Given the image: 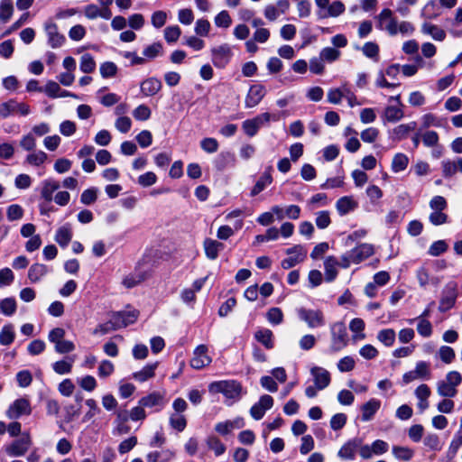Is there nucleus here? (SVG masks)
I'll use <instances>...</instances> for the list:
<instances>
[{
    "label": "nucleus",
    "mask_w": 462,
    "mask_h": 462,
    "mask_svg": "<svg viewBox=\"0 0 462 462\" xmlns=\"http://www.w3.org/2000/svg\"><path fill=\"white\" fill-rule=\"evenodd\" d=\"M174 456V453L169 449L162 451L150 452L146 456L147 462H168Z\"/></svg>",
    "instance_id": "obj_33"
},
{
    "label": "nucleus",
    "mask_w": 462,
    "mask_h": 462,
    "mask_svg": "<svg viewBox=\"0 0 462 462\" xmlns=\"http://www.w3.org/2000/svg\"><path fill=\"white\" fill-rule=\"evenodd\" d=\"M158 364H148L141 371L133 374V378L138 382H145L154 376V371Z\"/></svg>",
    "instance_id": "obj_32"
},
{
    "label": "nucleus",
    "mask_w": 462,
    "mask_h": 462,
    "mask_svg": "<svg viewBox=\"0 0 462 462\" xmlns=\"http://www.w3.org/2000/svg\"><path fill=\"white\" fill-rule=\"evenodd\" d=\"M49 272L48 267L42 263H33L28 271V278L32 282H39Z\"/></svg>",
    "instance_id": "obj_30"
},
{
    "label": "nucleus",
    "mask_w": 462,
    "mask_h": 462,
    "mask_svg": "<svg viewBox=\"0 0 462 462\" xmlns=\"http://www.w3.org/2000/svg\"><path fill=\"white\" fill-rule=\"evenodd\" d=\"M207 445L209 449L213 450L217 457L221 456L226 451V446L220 439L215 436H210L207 439Z\"/></svg>",
    "instance_id": "obj_44"
},
{
    "label": "nucleus",
    "mask_w": 462,
    "mask_h": 462,
    "mask_svg": "<svg viewBox=\"0 0 462 462\" xmlns=\"http://www.w3.org/2000/svg\"><path fill=\"white\" fill-rule=\"evenodd\" d=\"M273 405V399L268 394L261 396L258 402L254 403L250 409L251 416L256 420H261L267 410H270Z\"/></svg>",
    "instance_id": "obj_14"
},
{
    "label": "nucleus",
    "mask_w": 462,
    "mask_h": 462,
    "mask_svg": "<svg viewBox=\"0 0 462 462\" xmlns=\"http://www.w3.org/2000/svg\"><path fill=\"white\" fill-rule=\"evenodd\" d=\"M409 163V159L404 153H397L392 162V170L394 172L404 171Z\"/></svg>",
    "instance_id": "obj_42"
},
{
    "label": "nucleus",
    "mask_w": 462,
    "mask_h": 462,
    "mask_svg": "<svg viewBox=\"0 0 462 462\" xmlns=\"http://www.w3.org/2000/svg\"><path fill=\"white\" fill-rule=\"evenodd\" d=\"M32 444L29 433L23 432L19 439L14 440L6 448L9 456L20 457L25 454Z\"/></svg>",
    "instance_id": "obj_10"
},
{
    "label": "nucleus",
    "mask_w": 462,
    "mask_h": 462,
    "mask_svg": "<svg viewBox=\"0 0 462 462\" xmlns=\"http://www.w3.org/2000/svg\"><path fill=\"white\" fill-rule=\"evenodd\" d=\"M462 446V434L457 432L448 449V457L453 458Z\"/></svg>",
    "instance_id": "obj_53"
},
{
    "label": "nucleus",
    "mask_w": 462,
    "mask_h": 462,
    "mask_svg": "<svg viewBox=\"0 0 462 462\" xmlns=\"http://www.w3.org/2000/svg\"><path fill=\"white\" fill-rule=\"evenodd\" d=\"M181 31L178 25L168 26L164 30V38L167 42L172 43L178 41Z\"/></svg>",
    "instance_id": "obj_51"
},
{
    "label": "nucleus",
    "mask_w": 462,
    "mask_h": 462,
    "mask_svg": "<svg viewBox=\"0 0 462 462\" xmlns=\"http://www.w3.org/2000/svg\"><path fill=\"white\" fill-rule=\"evenodd\" d=\"M162 81L155 77L148 78L142 81L140 84L141 93L144 97L155 96L162 89Z\"/></svg>",
    "instance_id": "obj_19"
},
{
    "label": "nucleus",
    "mask_w": 462,
    "mask_h": 462,
    "mask_svg": "<svg viewBox=\"0 0 462 462\" xmlns=\"http://www.w3.org/2000/svg\"><path fill=\"white\" fill-rule=\"evenodd\" d=\"M60 188V183L57 180L49 179L45 180L42 183V198L47 202H51L53 199V193Z\"/></svg>",
    "instance_id": "obj_28"
},
{
    "label": "nucleus",
    "mask_w": 462,
    "mask_h": 462,
    "mask_svg": "<svg viewBox=\"0 0 462 462\" xmlns=\"http://www.w3.org/2000/svg\"><path fill=\"white\" fill-rule=\"evenodd\" d=\"M204 249L207 257L210 260H215L217 258L219 251L224 249V244L207 238L204 241Z\"/></svg>",
    "instance_id": "obj_25"
},
{
    "label": "nucleus",
    "mask_w": 462,
    "mask_h": 462,
    "mask_svg": "<svg viewBox=\"0 0 462 462\" xmlns=\"http://www.w3.org/2000/svg\"><path fill=\"white\" fill-rule=\"evenodd\" d=\"M254 337L267 349H272L273 347V332L270 329L264 328L256 331Z\"/></svg>",
    "instance_id": "obj_34"
},
{
    "label": "nucleus",
    "mask_w": 462,
    "mask_h": 462,
    "mask_svg": "<svg viewBox=\"0 0 462 462\" xmlns=\"http://www.w3.org/2000/svg\"><path fill=\"white\" fill-rule=\"evenodd\" d=\"M381 407V402L377 399H370L367 402L364 403L361 406L362 417L361 420L363 421L371 420L374 414Z\"/></svg>",
    "instance_id": "obj_21"
},
{
    "label": "nucleus",
    "mask_w": 462,
    "mask_h": 462,
    "mask_svg": "<svg viewBox=\"0 0 462 462\" xmlns=\"http://www.w3.org/2000/svg\"><path fill=\"white\" fill-rule=\"evenodd\" d=\"M357 206L358 203L351 196L342 197L336 203V208L340 216L354 211Z\"/></svg>",
    "instance_id": "obj_23"
},
{
    "label": "nucleus",
    "mask_w": 462,
    "mask_h": 462,
    "mask_svg": "<svg viewBox=\"0 0 462 462\" xmlns=\"http://www.w3.org/2000/svg\"><path fill=\"white\" fill-rule=\"evenodd\" d=\"M415 320H418L417 324V331L418 333L424 337H429L432 334V326L429 320L422 318H417ZM414 319H411L410 323H412Z\"/></svg>",
    "instance_id": "obj_41"
},
{
    "label": "nucleus",
    "mask_w": 462,
    "mask_h": 462,
    "mask_svg": "<svg viewBox=\"0 0 462 462\" xmlns=\"http://www.w3.org/2000/svg\"><path fill=\"white\" fill-rule=\"evenodd\" d=\"M437 392L439 396L452 398L457 395V390L441 380L438 383Z\"/></svg>",
    "instance_id": "obj_45"
},
{
    "label": "nucleus",
    "mask_w": 462,
    "mask_h": 462,
    "mask_svg": "<svg viewBox=\"0 0 462 462\" xmlns=\"http://www.w3.org/2000/svg\"><path fill=\"white\" fill-rule=\"evenodd\" d=\"M345 12V5L340 1H335L327 8V11H319L317 15L319 19H325L329 16L337 17Z\"/></svg>",
    "instance_id": "obj_24"
},
{
    "label": "nucleus",
    "mask_w": 462,
    "mask_h": 462,
    "mask_svg": "<svg viewBox=\"0 0 462 462\" xmlns=\"http://www.w3.org/2000/svg\"><path fill=\"white\" fill-rule=\"evenodd\" d=\"M208 347L199 345L194 350V356L190 360V365L195 369H201L211 363V358L207 355Z\"/></svg>",
    "instance_id": "obj_16"
},
{
    "label": "nucleus",
    "mask_w": 462,
    "mask_h": 462,
    "mask_svg": "<svg viewBox=\"0 0 462 462\" xmlns=\"http://www.w3.org/2000/svg\"><path fill=\"white\" fill-rule=\"evenodd\" d=\"M272 211L279 220H282L284 217L296 220L300 216V208L297 205H290L286 207V208L280 206H273Z\"/></svg>",
    "instance_id": "obj_18"
},
{
    "label": "nucleus",
    "mask_w": 462,
    "mask_h": 462,
    "mask_svg": "<svg viewBox=\"0 0 462 462\" xmlns=\"http://www.w3.org/2000/svg\"><path fill=\"white\" fill-rule=\"evenodd\" d=\"M48 155L43 151L34 152L26 157V162L33 166H40L47 160Z\"/></svg>",
    "instance_id": "obj_49"
},
{
    "label": "nucleus",
    "mask_w": 462,
    "mask_h": 462,
    "mask_svg": "<svg viewBox=\"0 0 462 462\" xmlns=\"http://www.w3.org/2000/svg\"><path fill=\"white\" fill-rule=\"evenodd\" d=\"M15 333L12 324L5 325L0 332V345L9 346L14 340Z\"/></svg>",
    "instance_id": "obj_37"
},
{
    "label": "nucleus",
    "mask_w": 462,
    "mask_h": 462,
    "mask_svg": "<svg viewBox=\"0 0 462 462\" xmlns=\"http://www.w3.org/2000/svg\"><path fill=\"white\" fill-rule=\"evenodd\" d=\"M72 229L69 224L58 228L55 235V241L61 246L66 247L72 239Z\"/></svg>",
    "instance_id": "obj_26"
},
{
    "label": "nucleus",
    "mask_w": 462,
    "mask_h": 462,
    "mask_svg": "<svg viewBox=\"0 0 462 462\" xmlns=\"http://www.w3.org/2000/svg\"><path fill=\"white\" fill-rule=\"evenodd\" d=\"M379 135V130L375 127H368L361 132L360 136L365 143H374Z\"/></svg>",
    "instance_id": "obj_62"
},
{
    "label": "nucleus",
    "mask_w": 462,
    "mask_h": 462,
    "mask_svg": "<svg viewBox=\"0 0 462 462\" xmlns=\"http://www.w3.org/2000/svg\"><path fill=\"white\" fill-rule=\"evenodd\" d=\"M421 32L424 34H430L433 40L442 42L446 38V32L437 25L424 23L421 26Z\"/></svg>",
    "instance_id": "obj_29"
},
{
    "label": "nucleus",
    "mask_w": 462,
    "mask_h": 462,
    "mask_svg": "<svg viewBox=\"0 0 462 462\" xmlns=\"http://www.w3.org/2000/svg\"><path fill=\"white\" fill-rule=\"evenodd\" d=\"M273 168L269 166L265 171L261 175L259 180L256 181L254 186L253 187L250 195L254 197L262 192L267 186H269L273 182V177L271 174Z\"/></svg>",
    "instance_id": "obj_22"
},
{
    "label": "nucleus",
    "mask_w": 462,
    "mask_h": 462,
    "mask_svg": "<svg viewBox=\"0 0 462 462\" xmlns=\"http://www.w3.org/2000/svg\"><path fill=\"white\" fill-rule=\"evenodd\" d=\"M286 254L290 256L283 259L281 265L283 269H290L306 259L307 250L302 245H296L288 248Z\"/></svg>",
    "instance_id": "obj_8"
},
{
    "label": "nucleus",
    "mask_w": 462,
    "mask_h": 462,
    "mask_svg": "<svg viewBox=\"0 0 462 462\" xmlns=\"http://www.w3.org/2000/svg\"><path fill=\"white\" fill-rule=\"evenodd\" d=\"M457 299V284L453 282H450L446 284L443 289L442 296L439 300V310L440 312H446L450 310Z\"/></svg>",
    "instance_id": "obj_9"
},
{
    "label": "nucleus",
    "mask_w": 462,
    "mask_h": 462,
    "mask_svg": "<svg viewBox=\"0 0 462 462\" xmlns=\"http://www.w3.org/2000/svg\"><path fill=\"white\" fill-rule=\"evenodd\" d=\"M265 95L266 89L263 85L255 84L251 86L245 99V107L253 108L256 106L263 100Z\"/></svg>",
    "instance_id": "obj_13"
},
{
    "label": "nucleus",
    "mask_w": 462,
    "mask_h": 462,
    "mask_svg": "<svg viewBox=\"0 0 462 462\" xmlns=\"http://www.w3.org/2000/svg\"><path fill=\"white\" fill-rule=\"evenodd\" d=\"M310 374L313 376L314 384L318 390H324L329 385L331 376L329 372L325 368L313 366L310 369Z\"/></svg>",
    "instance_id": "obj_15"
},
{
    "label": "nucleus",
    "mask_w": 462,
    "mask_h": 462,
    "mask_svg": "<svg viewBox=\"0 0 462 462\" xmlns=\"http://www.w3.org/2000/svg\"><path fill=\"white\" fill-rule=\"evenodd\" d=\"M362 51L364 55H365L367 58L377 60L379 46L375 42H368L365 43Z\"/></svg>",
    "instance_id": "obj_60"
},
{
    "label": "nucleus",
    "mask_w": 462,
    "mask_h": 462,
    "mask_svg": "<svg viewBox=\"0 0 462 462\" xmlns=\"http://www.w3.org/2000/svg\"><path fill=\"white\" fill-rule=\"evenodd\" d=\"M162 402V395L159 393H152L147 396L143 397L139 401V404L143 407H154L160 405Z\"/></svg>",
    "instance_id": "obj_39"
},
{
    "label": "nucleus",
    "mask_w": 462,
    "mask_h": 462,
    "mask_svg": "<svg viewBox=\"0 0 462 462\" xmlns=\"http://www.w3.org/2000/svg\"><path fill=\"white\" fill-rule=\"evenodd\" d=\"M79 68L83 73H91L95 70L96 61L91 54L85 53L81 56Z\"/></svg>",
    "instance_id": "obj_40"
},
{
    "label": "nucleus",
    "mask_w": 462,
    "mask_h": 462,
    "mask_svg": "<svg viewBox=\"0 0 462 462\" xmlns=\"http://www.w3.org/2000/svg\"><path fill=\"white\" fill-rule=\"evenodd\" d=\"M133 116L139 121L148 120L151 116V109L146 105H140L133 111Z\"/></svg>",
    "instance_id": "obj_61"
},
{
    "label": "nucleus",
    "mask_w": 462,
    "mask_h": 462,
    "mask_svg": "<svg viewBox=\"0 0 462 462\" xmlns=\"http://www.w3.org/2000/svg\"><path fill=\"white\" fill-rule=\"evenodd\" d=\"M218 142L217 139L212 137H207L201 140L200 147L201 149L208 153L216 152L218 150Z\"/></svg>",
    "instance_id": "obj_52"
},
{
    "label": "nucleus",
    "mask_w": 462,
    "mask_h": 462,
    "mask_svg": "<svg viewBox=\"0 0 462 462\" xmlns=\"http://www.w3.org/2000/svg\"><path fill=\"white\" fill-rule=\"evenodd\" d=\"M430 377L431 372L430 364L425 361H419L416 363L413 370L409 371L402 375V381L407 384L415 380H430Z\"/></svg>",
    "instance_id": "obj_5"
},
{
    "label": "nucleus",
    "mask_w": 462,
    "mask_h": 462,
    "mask_svg": "<svg viewBox=\"0 0 462 462\" xmlns=\"http://www.w3.org/2000/svg\"><path fill=\"white\" fill-rule=\"evenodd\" d=\"M438 356L445 364H450L455 359L456 354L452 347L448 346H442L438 351Z\"/></svg>",
    "instance_id": "obj_48"
},
{
    "label": "nucleus",
    "mask_w": 462,
    "mask_h": 462,
    "mask_svg": "<svg viewBox=\"0 0 462 462\" xmlns=\"http://www.w3.org/2000/svg\"><path fill=\"white\" fill-rule=\"evenodd\" d=\"M17 309L14 298L9 297L0 300V312L5 316H12Z\"/></svg>",
    "instance_id": "obj_36"
},
{
    "label": "nucleus",
    "mask_w": 462,
    "mask_h": 462,
    "mask_svg": "<svg viewBox=\"0 0 462 462\" xmlns=\"http://www.w3.org/2000/svg\"><path fill=\"white\" fill-rule=\"evenodd\" d=\"M393 456L400 460L409 461L413 457L412 449L407 447L393 446Z\"/></svg>",
    "instance_id": "obj_46"
},
{
    "label": "nucleus",
    "mask_w": 462,
    "mask_h": 462,
    "mask_svg": "<svg viewBox=\"0 0 462 462\" xmlns=\"http://www.w3.org/2000/svg\"><path fill=\"white\" fill-rule=\"evenodd\" d=\"M353 263H359L374 254V247L369 244H361L349 251Z\"/></svg>",
    "instance_id": "obj_20"
},
{
    "label": "nucleus",
    "mask_w": 462,
    "mask_h": 462,
    "mask_svg": "<svg viewBox=\"0 0 462 462\" xmlns=\"http://www.w3.org/2000/svg\"><path fill=\"white\" fill-rule=\"evenodd\" d=\"M31 112L30 106L25 103L17 102L15 99H9L0 104V116L6 118L13 115L25 116Z\"/></svg>",
    "instance_id": "obj_4"
},
{
    "label": "nucleus",
    "mask_w": 462,
    "mask_h": 462,
    "mask_svg": "<svg viewBox=\"0 0 462 462\" xmlns=\"http://www.w3.org/2000/svg\"><path fill=\"white\" fill-rule=\"evenodd\" d=\"M267 319L270 323L273 325H279L282 322L283 314L281 309L273 307L271 308L267 312Z\"/></svg>",
    "instance_id": "obj_59"
},
{
    "label": "nucleus",
    "mask_w": 462,
    "mask_h": 462,
    "mask_svg": "<svg viewBox=\"0 0 462 462\" xmlns=\"http://www.w3.org/2000/svg\"><path fill=\"white\" fill-rule=\"evenodd\" d=\"M242 386L236 381H220L212 383L209 385V391L213 393H222L226 398L236 399L241 393Z\"/></svg>",
    "instance_id": "obj_2"
},
{
    "label": "nucleus",
    "mask_w": 462,
    "mask_h": 462,
    "mask_svg": "<svg viewBox=\"0 0 462 462\" xmlns=\"http://www.w3.org/2000/svg\"><path fill=\"white\" fill-rule=\"evenodd\" d=\"M85 404L88 407V411L84 415L83 420L88 421L101 411L94 399H88Z\"/></svg>",
    "instance_id": "obj_55"
},
{
    "label": "nucleus",
    "mask_w": 462,
    "mask_h": 462,
    "mask_svg": "<svg viewBox=\"0 0 462 462\" xmlns=\"http://www.w3.org/2000/svg\"><path fill=\"white\" fill-rule=\"evenodd\" d=\"M232 51L229 45L222 44L211 49V60L217 69H224L232 58Z\"/></svg>",
    "instance_id": "obj_7"
},
{
    "label": "nucleus",
    "mask_w": 462,
    "mask_h": 462,
    "mask_svg": "<svg viewBox=\"0 0 462 462\" xmlns=\"http://www.w3.org/2000/svg\"><path fill=\"white\" fill-rule=\"evenodd\" d=\"M331 346L333 352H337L347 345V331L343 322H336L330 327Z\"/></svg>",
    "instance_id": "obj_1"
},
{
    "label": "nucleus",
    "mask_w": 462,
    "mask_h": 462,
    "mask_svg": "<svg viewBox=\"0 0 462 462\" xmlns=\"http://www.w3.org/2000/svg\"><path fill=\"white\" fill-rule=\"evenodd\" d=\"M117 70V66L112 61L103 62L99 67L100 75L104 79H108L116 76Z\"/></svg>",
    "instance_id": "obj_47"
},
{
    "label": "nucleus",
    "mask_w": 462,
    "mask_h": 462,
    "mask_svg": "<svg viewBox=\"0 0 462 462\" xmlns=\"http://www.w3.org/2000/svg\"><path fill=\"white\" fill-rule=\"evenodd\" d=\"M44 30L48 36V44L52 49H57L61 47L66 38L63 34L59 32L58 26L55 23L51 21H48L44 23Z\"/></svg>",
    "instance_id": "obj_11"
},
{
    "label": "nucleus",
    "mask_w": 462,
    "mask_h": 462,
    "mask_svg": "<svg viewBox=\"0 0 462 462\" xmlns=\"http://www.w3.org/2000/svg\"><path fill=\"white\" fill-rule=\"evenodd\" d=\"M162 51V45L161 42H154L147 46L143 53L148 59H154L159 56Z\"/></svg>",
    "instance_id": "obj_58"
},
{
    "label": "nucleus",
    "mask_w": 462,
    "mask_h": 462,
    "mask_svg": "<svg viewBox=\"0 0 462 462\" xmlns=\"http://www.w3.org/2000/svg\"><path fill=\"white\" fill-rule=\"evenodd\" d=\"M347 417L345 413H337L330 419V427L334 430H341L346 423Z\"/></svg>",
    "instance_id": "obj_63"
},
{
    "label": "nucleus",
    "mask_w": 462,
    "mask_h": 462,
    "mask_svg": "<svg viewBox=\"0 0 462 462\" xmlns=\"http://www.w3.org/2000/svg\"><path fill=\"white\" fill-rule=\"evenodd\" d=\"M137 181L140 186L147 188L156 183L157 176L152 171H147L140 175Z\"/></svg>",
    "instance_id": "obj_54"
},
{
    "label": "nucleus",
    "mask_w": 462,
    "mask_h": 462,
    "mask_svg": "<svg viewBox=\"0 0 462 462\" xmlns=\"http://www.w3.org/2000/svg\"><path fill=\"white\" fill-rule=\"evenodd\" d=\"M339 264L335 256H328L324 262L325 267V279L330 282L334 281L337 275V266Z\"/></svg>",
    "instance_id": "obj_27"
},
{
    "label": "nucleus",
    "mask_w": 462,
    "mask_h": 462,
    "mask_svg": "<svg viewBox=\"0 0 462 462\" xmlns=\"http://www.w3.org/2000/svg\"><path fill=\"white\" fill-rule=\"evenodd\" d=\"M7 218L9 221L21 219L23 216V209L20 205L13 204L7 208Z\"/></svg>",
    "instance_id": "obj_56"
},
{
    "label": "nucleus",
    "mask_w": 462,
    "mask_h": 462,
    "mask_svg": "<svg viewBox=\"0 0 462 462\" xmlns=\"http://www.w3.org/2000/svg\"><path fill=\"white\" fill-rule=\"evenodd\" d=\"M377 20L376 27L381 31H386L390 36H395L398 33L397 20L393 16V11L384 8L375 17Z\"/></svg>",
    "instance_id": "obj_3"
},
{
    "label": "nucleus",
    "mask_w": 462,
    "mask_h": 462,
    "mask_svg": "<svg viewBox=\"0 0 462 462\" xmlns=\"http://www.w3.org/2000/svg\"><path fill=\"white\" fill-rule=\"evenodd\" d=\"M416 127L415 122H411L409 124H402L398 126H396L393 130V139L396 141H401L407 137L410 132L413 131Z\"/></svg>",
    "instance_id": "obj_31"
},
{
    "label": "nucleus",
    "mask_w": 462,
    "mask_h": 462,
    "mask_svg": "<svg viewBox=\"0 0 462 462\" xmlns=\"http://www.w3.org/2000/svg\"><path fill=\"white\" fill-rule=\"evenodd\" d=\"M14 5L12 0H1L0 2V21L6 23L12 17Z\"/></svg>",
    "instance_id": "obj_35"
},
{
    "label": "nucleus",
    "mask_w": 462,
    "mask_h": 462,
    "mask_svg": "<svg viewBox=\"0 0 462 462\" xmlns=\"http://www.w3.org/2000/svg\"><path fill=\"white\" fill-rule=\"evenodd\" d=\"M315 222L319 228H327L331 223L329 212L327 210L318 212Z\"/></svg>",
    "instance_id": "obj_64"
},
{
    "label": "nucleus",
    "mask_w": 462,
    "mask_h": 462,
    "mask_svg": "<svg viewBox=\"0 0 462 462\" xmlns=\"http://www.w3.org/2000/svg\"><path fill=\"white\" fill-rule=\"evenodd\" d=\"M32 412L30 402L25 398L15 400L6 411L9 419H18L22 415H29Z\"/></svg>",
    "instance_id": "obj_12"
},
{
    "label": "nucleus",
    "mask_w": 462,
    "mask_h": 462,
    "mask_svg": "<svg viewBox=\"0 0 462 462\" xmlns=\"http://www.w3.org/2000/svg\"><path fill=\"white\" fill-rule=\"evenodd\" d=\"M395 331L393 328L382 329L377 334V339L385 346H391L395 341Z\"/></svg>",
    "instance_id": "obj_38"
},
{
    "label": "nucleus",
    "mask_w": 462,
    "mask_h": 462,
    "mask_svg": "<svg viewBox=\"0 0 462 462\" xmlns=\"http://www.w3.org/2000/svg\"><path fill=\"white\" fill-rule=\"evenodd\" d=\"M361 445L360 438H354L346 442L339 449L337 455L343 459H354Z\"/></svg>",
    "instance_id": "obj_17"
},
{
    "label": "nucleus",
    "mask_w": 462,
    "mask_h": 462,
    "mask_svg": "<svg viewBox=\"0 0 462 462\" xmlns=\"http://www.w3.org/2000/svg\"><path fill=\"white\" fill-rule=\"evenodd\" d=\"M384 119L388 122H397L403 117V112L401 108L389 106L384 110Z\"/></svg>",
    "instance_id": "obj_43"
},
{
    "label": "nucleus",
    "mask_w": 462,
    "mask_h": 462,
    "mask_svg": "<svg viewBox=\"0 0 462 462\" xmlns=\"http://www.w3.org/2000/svg\"><path fill=\"white\" fill-rule=\"evenodd\" d=\"M97 189L96 188H90L84 190L80 196V202L84 205L93 204L97 198Z\"/></svg>",
    "instance_id": "obj_57"
},
{
    "label": "nucleus",
    "mask_w": 462,
    "mask_h": 462,
    "mask_svg": "<svg viewBox=\"0 0 462 462\" xmlns=\"http://www.w3.org/2000/svg\"><path fill=\"white\" fill-rule=\"evenodd\" d=\"M340 54L341 52L336 48L326 47L320 51L319 57L320 60L328 62H333L340 57Z\"/></svg>",
    "instance_id": "obj_50"
},
{
    "label": "nucleus",
    "mask_w": 462,
    "mask_h": 462,
    "mask_svg": "<svg viewBox=\"0 0 462 462\" xmlns=\"http://www.w3.org/2000/svg\"><path fill=\"white\" fill-rule=\"evenodd\" d=\"M298 316L300 320L305 321L311 328L322 327L325 325V318L319 310H308L300 308L297 310Z\"/></svg>",
    "instance_id": "obj_6"
}]
</instances>
